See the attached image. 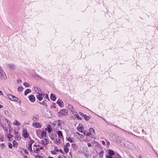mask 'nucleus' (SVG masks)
<instances>
[{"label":"nucleus","instance_id":"f257e3e1","mask_svg":"<svg viewBox=\"0 0 158 158\" xmlns=\"http://www.w3.org/2000/svg\"><path fill=\"white\" fill-rule=\"evenodd\" d=\"M64 122L63 121L60 120H56L53 123V124L56 126L57 128H61V127L62 122Z\"/></svg>","mask_w":158,"mask_h":158},{"label":"nucleus","instance_id":"f03ea898","mask_svg":"<svg viewBox=\"0 0 158 158\" xmlns=\"http://www.w3.org/2000/svg\"><path fill=\"white\" fill-rule=\"evenodd\" d=\"M6 78V76L5 72L3 71L2 68L0 66V78L5 79Z\"/></svg>","mask_w":158,"mask_h":158},{"label":"nucleus","instance_id":"7ed1b4c3","mask_svg":"<svg viewBox=\"0 0 158 158\" xmlns=\"http://www.w3.org/2000/svg\"><path fill=\"white\" fill-rule=\"evenodd\" d=\"M60 114L59 116L60 117H62L63 115H67V111L65 109L60 110L59 112Z\"/></svg>","mask_w":158,"mask_h":158},{"label":"nucleus","instance_id":"20e7f679","mask_svg":"<svg viewBox=\"0 0 158 158\" xmlns=\"http://www.w3.org/2000/svg\"><path fill=\"white\" fill-rule=\"evenodd\" d=\"M124 145L125 146L128 148H132L133 146V145L129 141H126L124 143Z\"/></svg>","mask_w":158,"mask_h":158},{"label":"nucleus","instance_id":"39448f33","mask_svg":"<svg viewBox=\"0 0 158 158\" xmlns=\"http://www.w3.org/2000/svg\"><path fill=\"white\" fill-rule=\"evenodd\" d=\"M6 97L9 100L14 101H17V99H19L11 95L7 94Z\"/></svg>","mask_w":158,"mask_h":158},{"label":"nucleus","instance_id":"423d86ee","mask_svg":"<svg viewBox=\"0 0 158 158\" xmlns=\"http://www.w3.org/2000/svg\"><path fill=\"white\" fill-rule=\"evenodd\" d=\"M35 142L34 141L31 139L28 143V150L30 152L32 151V144Z\"/></svg>","mask_w":158,"mask_h":158},{"label":"nucleus","instance_id":"0eeeda50","mask_svg":"<svg viewBox=\"0 0 158 158\" xmlns=\"http://www.w3.org/2000/svg\"><path fill=\"white\" fill-rule=\"evenodd\" d=\"M23 136L25 138H27L28 136V134L27 132V130L26 129L23 128Z\"/></svg>","mask_w":158,"mask_h":158},{"label":"nucleus","instance_id":"6e6552de","mask_svg":"<svg viewBox=\"0 0 158 158\" xmlns=\"http://www.w3.org/2000/svg\"><path fill=\"white\" fill-rule=\"evenodd\" d=\"M49 140L48 139L46 138L44 139L41 141V143L44 145H47L49 143Z\"/></svg>","mask_w":158,"mask_h":158},{"label":"nucleus","instance_id":"1a4fd4ad","mask_svg":"<svg viewBox=\"0 0 158 158\" xmlns=\"http://www.w3.org/2000/svg\"><path fill=\"white\" fill-rule=\"evenodd\" d=\"M21 114L22 116L27 115V112L26 110L24 109H21L20 110Z\"/></svg>","mask_w":158,"mask_h":158},{"label":"nucleus","instance_id":"9d476101","mask_svg":"<svg viewBox=\"0 0 158 158\" xmlns=\"http://www.w3.org/2000/svg\"><path fill=\"white\" fill-rule=\"evenodd\" d=\"M29 100L31 102H34L35 101V98L33 95H31L28 97Z\"/></svg>","mask_w":158,"mask_h":158},{"label":"nucleus","instance_id":"9b49d317","mask_svg":"<svg viewBox=\"0 0 158 158\" xmlns=\"http://www.w3.org/2000/svg\"><path fill=\"white\" fill-rule=\"evenodd\" d=\"M15 139L17 140H20L21 139L20 134L18 132H15Z\"/></svg>","mask_w":158,"mask_h":158},{"label":"nucleus","instance_id":"f8f14e48","mask_svg":"<svg viewBox=\"0 0 158 158\" xmlns=\"http://www.w3.org/2000/svg\"><path fill=\"white\" fill-rule=\"evenodd\" d=\"M7 65L8 67L11 69H14L15 68V65L12 64H7Z\"/></svg>","mask_w":158,"mask_h":158},{"label":"nucleus","instance_id":"ddd939ff","mask_svg":"<svg viewBox=\"0 0 158 158\" xmlns=\"http://www.w3.org/2000/svg\"><path fill=\"white\" fill-rule=\"evenodd\" d=\"M43 92H41V94H39L38 95H36V97L39 100V101H41L43 99V98L42 97V94Z\"/></svg>","mask_w":158,"mask_h":158},{"label":"nucleus","instance_id":"4468645a","mask_svg":"<svg viewBox=\"0 0 158 158\" xmlns=\"http://www.w3.org/2000/svg\"><path fill=\"white\" fill-rule=\"evenodd\" d=\"M34 90L37 94H39L41 91L40 88L36 87H34Z\"/></svg>","mask_w":158,"mask_h":158},{"label":"nucleus","instance_id":"2eb2a0df","mask_svg":"<svg viewBox=\"0 0 158 158\" xmlns=\"http://www.w3.org/2000/svg\"><path fill=\"white\" fill-rule=\"evenodd\" d=\"M46 130H48V133H50L52 131V129L50 125H48L47 126V128L45 129Z\"/></svg>","mask_w":158,"mask_h":158},{"label":"nucleus","instance_id":"dca6fc26","mask_svg":"<svg viewBox=\"0 0 158 158\" xmlns=\"http://www.w3.org/2000/svg\"><path fill=\"white\" fill-rule=\"evenodd\" d=\"M33 125L36 128H40L41 127V124L39 123L36 122L33 124Z\"/></svg>","mask_w":158,"mask_h":158},{"label":"nucleus","instance_id":"f3484780","mask_svg":"<svg viewBox=\"0 0 158 158\" xmlns=\"http://www.w3.org/2000/svg\"><path fill=\"white\" fill-rule=\"evenodd\" d=\"M57 103L58 104L59 106L60 107H63V105L62 104L63 102L60 99H58L57 102Z\"/></svg>","mask_w":158,"mask_h":158},{"label":"nucleus","instance_id":"a211bd4d","mask_svg":"<svg viewBox=\"0 0 158 158\" xmlns=\"http://www.w3.org/2000/svg\"><path fill=\"white\" fill-rule=\"evenodd\" d=\"M50 98L53 101H54L56 100V97L55 95L53 94H51L50 95Z\"/></svg>","mask_w":158,"mask_h":158},{"label":"nucleus","instance_id":"6ab92c4d","mask_svg":"<svg viewBox=\"0 0 158 158\" xmlns=\"http://www.w3.org/2000/svg\"><path fill=\"white\" fill-rule=\"evenodd\" d=\"M109 154L110 156H112L114 155L115 153L112 150L109 149Z\"/></svg>","mask_w":158,"mask_h":158},{"label":"nucleus","instance_id":"aec40b11","mask_svg":"<svg viewBox=\"0 0 158 158\" xmlns=\"http://www.w3.org/2000/svg\"><path fill=\"white\" fill-rule=\"evenodd\" d=\"M68 107L69 108V109L71 110V112H73L74 109H73V106L70 104H68Z\"/></svg>","mask_w":158,"mask_h":158},{"label":"nucleus","instance_id":"412c9836","mask_svg":"<svg viewBox=\"0 0 158 158\" xmlns=\"http://www.w3.org/2000/svg\"><path fill=\"white\" fill-rule=\"evenodd\" d=\"M57 134L59 137H60V138L63 137V135L61 131H58L57 132Z\"/></svg>","mask_w":158,"mask_h":158},{"label":"nucleus","instance_id":"4be33fe9","mask_svg":"<svg viewBox=\"0 0 158 158\" xmlns=\"http://www.w3.org/2000/svg\"><path fill=\"white\" fill-rule=\"evenodd\" d=\"M31 92V90L30 89H27L24 92V95L26 96L28 93Z\"/></svg>","mask_w":158,"mask_h":158},{"label":"nucleus","instance_id":"5701e85b","mask_svg":"<svg viewBox=\"0 0 158 158\" xmlns=\"http://www.w3.org/2000/svg\"><path fill=\"white\" fill-rule=\"evenodd\" d=\"M67 140L70 143H73V139L71 137H69V138H67Z\"/></svg>","mask_w":158,"mask_h":158},{"label":"nucleus","instance_id":"b1692460","mask_svg":"<svg viewBox=\"0 0 158 158\" xmlns=\"http://www.w3.org/2000/svg\"><path fill=\"white\" fill-rule=\"evenodd\" d=\"M83 117L87 121L89 120L90 118V117L89 116H88L85 114V115H83Z\"/></svg>","mask_w":158,"mask_h":158},{"label":"nucleus","instance_id":"393cba45","mask_svg":"<svg viewBox=\"0 0 158 158\" xmlns=\"http://www.w3.org/2000/svg\"><path fill=\"white\" fill-rule=\"evenodd\" d=\"M23 85L26 87H30V85L27 82H24L23 83Z\"/></svg>","mask_w":158,"mask_h":158},{"label":"nucleus","instance_id":"a878e982","mask_svg":"<svg viewBox=\"0 0 158 158\" xmlns=\"http://www.w3.org/2000/svg\"><path fill=\"white\" fill-rule=\"evenodd\" d=\"M46 135V133L45 131H43L41 134V136L43 137H45Z\"/></svg>","mask_w":158,"mask_h":158},{"label":"nucleus","instance_id":"bb28decb","mask_svg":"<svg viewBox=\"0 0 158 158\" xmlns=\"http://www.w3.org/2000/svg\"><path fill=\"white\" fill-rule=\"evenodd\" d=\"M64 150L65 152L66 153H68L69 151V148L67 147H64Z\"/></svg>","mask_w":158,"mask_h":158},{"label":"nucleus","instance_id":"cd10ccee","mask_svg":"<svg viewBox=\"0 0 158 158\" xmlns=\"http://www.w3.org/2000/svg\"><path fill=\"white\" fill-rule=\"evenodd\" d=\"M100 156L101 158H103V155L104 154V152L102 151L99 153Z\"/></svg>","mask_w":158,"mask_h":158},{"label":"nucleus","instance_id":"c85d7f7f","mask_svg":"<svg viewBox=\"0 0 158 158\" xmlns=\"http://www.w3.org/2000/svg\"><path fill=\"white\" fill-rule=\"evenodd\" d=\"M13 146L14 147H17L18 146V143L15 141H14L13 142Z\"/></svg>","mask_w":158,"mask_h":158},{"label":"nucleus","instance_id":"c756f323","mask_svg":"<svg viewBox=\"0 0 158 158\" xmlns=\"http://www.w3.org/2000/svg\"><path fill=\"white\" fill-rule=\"evenodd\" d=\"M15 122L16 123H13V124L17 125V126H19L20 125V123L17 120H16Z\"/></svg>","mask_w":158,"mask_h":158},{"label":"nucleus","instance_id":"7c9ffc66","mask_svg":"<svg viewBox=\"0 0 158 158\" xmlns=\"http://www.w3.org/2000/svg\"><path fill=\"white\" fill-rule=\"evenodd\" d=\"M89 132L91 133V132H94L95 133V130L94 129H93L92 128H90L89 129Z\"/></svg>","mask_w":158,"mask_h":158},{"label":"nucleus","instance_id":"2f4dec72","mask_svg":"<svg viewBox=\"0 0 158 158\" xmlns=\"http://www.w3.org/2000/svg\"><path fill=\"white\" fill-rule=\"evenodd\" d=\"M83 127L82 126H81L79 128H78V131L80 132H82V129H83Z\"/></svg>","mask_w":158,"mask_h":158},{"label":"nucleus","instance_id":"473e14b6","mask_svg":"<svg viewBox=\"0 0 158 158\" xmlns=\"http://www.w3.org/2000/svg\"><path fill=\"white\" fill-rule=\"evenodd\" d=\"M84 135L86 136H89L91 135V133L89 132H84Z\"/></svg>","mask_w":158,"mask_h":158},{"label":"nucleus","instance_id":"72a5a7b5","mask_svg":"<svg viewBox=\"0 0 158 158\" xmlns=\"http://www.w3.org/2000/svg\"><path fill=\"white\" fill-rule=\"evenodd\" d=\"M32 120L34 121H38L39 120V118L37 117H34L33 118Z\"/></svg>","mask_w":158,"mask_h":158},{"label":"nucleus","instance_id":"f704fd0d","mask_svg":"<svg viewBox=\"0 0 158 158\" xmlns=\"http://www.w3.org/2000/svg\"><path fill=\"white\" fill-rule=\"evenodd\" d=\"M23 88L21 86L18 88V91L21 92L23 91Z\"/></svg>","mask_w":158,"mask_h":158},{"label":"nucleus","instance_id":"c9c22d12","mask_svg":"<svg viewBox=\"0 0 158 158\" xmlns=\"http://www.w3.org/2000/svg\"><path fill=\"white\" fill-rule=\"evenodd\" d=\"M76 134H77L81 138H83L84 136L82 135L81 134L78 132H77Z\"/></svg>","mask_w":158,"mask_h":158},{"label":"nucleus","instance_id":"e433bc0d","mask_svg":"<svg viewBox=\"0 0 158 158\" xmlns=\"http://www.w3.org/2000/svg\"><path fill=\"white\" fill-rule=\"evenodd\" d=\"M8 147L10 149H11L12 148V145L11 143H8Z\"/></svg>","mask_w":158,"mask_h":158},{"label":"nucleus","instance_id":"4c0bfd02","mask_svg":"<svg viewBox=\"0 0 158 158\" xmlns=\"http://www.w3.org/2000/svg\"><path fill=\"white\" fill-rule=\"evenodd\" d=\"M46 101L45 100V101H43L42 102H39V103L40 104H42V105H46Z\"/></svg>","mask_w":158,"mask_h":158},{"label":"nucleus","instance_id":"58836bf2","mask_svg":"<svg viewBox=\"0 0 158 158\" xmlns=\"http://www.w3.org/2000/svg\"><path fill=\"white\" fill-rule=\"evenodd\" d=\"M55 151L57 152H59V150H58V148L56 146L54 147Z\"/></svg>","mask_w":158,"mask_h":158},{"label":"nucleus","instance_id":"ea45409f","mask_svg":"<svg viewBox=\"0 0 158 158\" xmlns=\"http://www.w3.org/2000/svg\"><path fill=\"white\" fill-rule=\"evenodd\" d=\"M40 151V148H36L35 150H34V151H37V152H35V153H38Z\"/></svg>","mask_w":158,"mask_h":158},{"label":"nucleus","instance_id":"a19ab883","mask_svg":"<svg viewBox=\"0 0 158 158\" xmlns=\"http://www.w3.org/2000/svg\"><path fill=\"white\" fill-rule=\"evenodd\" d=\"M45 98H46V99H48V100H49V97H48V94H46L45 95Z\"/></svg>","mask_w":158,"mask_h":158},{"label":"nucleus","instance_id":"79ce46f5","mask_svg":"<svg viewBox=\"0 0 158 158\" xmlns=\"http://www.w3.org/2000/svg\"><path fill=\"white\" fill-rule=\"evenodd\" d=\"M10 136L11 137H12L13 136V135H11V134H9L8 135V138L9 139H10Z\"/></svg>","mask_w":158,"mask_h":158},{"label":"nucleus","instance_id":"37998d69","mask_svg":"<svg viewBox=\"0 0 158 158\" xmlns=\"http://www.w3.org/2000/svg\"><path fill=\"white\" fill-rule=\"evenodd\" d=\"M70 146V144L69 143H66V145L64 146V147H69Z\"/></svg>","mask_w":158,"mask_h":158},{"label":"nucleus","instance_id":"c03bdc74","mask_svg":"<svg viewBox=\"0 0 158 158\" xmlns=\"http://www.w3.org/2000/svg\"><path fill=\"white\" fill-rule=\"evenodd\" d=\"M60 140L59 139H56V141L57 143H60Z\"/></svg>","mask_w":158,"mask_h":158},{"label":"nucleus","instance_id":"a18cd8bd","mask_svg":"<svg viewBox=\"0 0 158 158\" xmlns=\"http://www.w3.org/2000/svg\"><path fill=\"white\" fill-rule=\"evenodd\" d=\"M51 153L52 154H56V153L55 152L53 151H51Z\"/></svg>","mask_w":158,"mask_h":158},{"label":"nucleus","instance_id":"49530a36","mask_svg":"<svg viewBox=\"0 0 158 158\" xmlns=\"http://www.w3.org/2000/svg\"><path fill=\"white\" fill-rule=\"evenodd\" d=\"M55 104H56L55 103H54L53 105H52V106H51V107L52 108V107L55 108H56V106H55Z\"/></svg>","mask_w":158,"mask_h":158},{"label":"nucleus","instance_id":"de8ad7c7","mask_svg":"<svg viewBox=\"0 0 158 158\" xmlns=\"http://www.w3.org/2000/svg\"><path fill=\"white\" fill-rule=\"evenodd\" d=\"M5 145L3 143L1 144V147L2 148H4V147Z\"/></svg>","mask_w":158,"mask_h":158},{"label":"nucleus","instance_id":"09e8293b","mask_svg":"<svg viewBox=\"0 0 158 158\" xmlns=\"http://www.w3.org/2000/svg\"><path fill=\"white\" fill-rule=\"evenodd\" d=\"M87 145H88V147H92L91 144L90 143H88Z\"/></svg>","mask_w":158,"mask_h":158},{"label":"nucleus","instance_id":"8fccbe9b","mask_svg":"<svg viewBox=\"0 0 158 158\" xmlns=\"http://www.w3.org/2000/svg\"><path fill=\"white\" fill-rule=\"evenodd\" d=\"M60 152V153L63 154V151L61 149H59V152Z\"/></svg>","mask_w":158,"mask_h":158},{"label":"nucleus","instance_id":"3c124183","mask_svg":"<svg viewBox=\"0 0 158 158\" xmlns=\"http://www.w3.org/2000/svg\"><path fill=\"white\" fill-rule=\"evenodd\" d=\"M36 158H43L42 156H36Z\"/></svg>","mask_w":158,"mask_h":158},{"label":"nucleus","instance_id":"603ef678","mask_svg":"<svg viewBox=\"0 0 158 158\" xmlns=\"http://www.w3.org/2000/svg\"><path fill=\"white\" fill-rule=\"evenodd\" d=\"M106 158H113V157H111V156H106Z\"/></svg>","mask_w":158,"mask_h":158},{"label":"nucleus","instance_id":"864d4df0","mask_svg":"<svg viewBox=\"0 0 158 158\" xmlns=\"http://www.w3.org/2000/svg\"><path fill=\"white\" fill-rule=\"evenodd\" d=\"M80 114L82 116V117H83V115H85L83 113H81V112H80Z\"/></svg>","mask_w":158,"mask_h":158},{"label":"nucleus","instance_id":"5fc2aeb1","mask_svg":"<svg viewBox=\"0 0 158 158\" xmlns=\"http://www.w3.org/2000/svg\"><path fill=\"white\" fill-rule=\"evenodd\" d=\"M0 95H3V94L2 92L0 90Z\"/></svg>","mask_w":158,"mask_h":158},{"label":"nucleus","instance_id":"6e6d98bb","mask_svg":"<svg viewBox=\"0 0 158 158\" xmlns=\"http://www.w3.org/2000/svg\"><path fill=\"white\" fill-rule=\"evenodd\" d=\"M102 143L103 145H104L105 144V142L104 141H102Z\"/></svg>","mask_w":158,"mask_h":158},{"label":"nucleus","instance_id":"4d7b16f0","mask_svg":"<svg viewBox=\"0 0 158 158\" xmlns=\"http://www.w3.org/2000/svg\"><path fill=\"white\" fill-rule=\"evenodd\" d=\"M110 144V142L109 141L107 142V145L109 146Z\"/></svg>","mask_w":158,"mask_h":158},{"label":"nucleus","instance_id":"13d9d810","mask_svg":"<svg viewBox=\"0 0 158 158\" xmlns=\"http://www.w3.org/2000/svg\"><path fill=\"white\" fill-rule=\"evenodd\" d=\"M43 148H44V147H40V149L42 150V149H43Z\"/></svg>","mask_w":158,"mask_h":158},{"label":"nucleus","instance_id":"bf43d9fd","mask_svg":"<svg viewBox=\"0 0 158 158\" xmlns=\"http://www.w3.org/2000/svg\"><path fill=\"white\" fill-rule=\"evenodd\" d=\"M34 146H35V147H39V146H40V145H34Z\"/></svg>","mask_w":158,"mask_h":158},{"label":"nucleus","instance_id":"052dcab7","mask_svg":"<svg viewBox=\"0 0 158 158\" xmlns=\"http://www.w3.org/2000/svg\"><path fill=\"white\" fill-rule=\"evenodd\" d=\"M24 158H28V157H27V156H24Z\"/></svg>","mask_w":158,"mask_h":158},{"label":"nucleus","instance_id":"680f3d73","mask_svg":"<svg viewBox=\"0 0 158 158\" xmlns=\"http://www.w3.org/2000/svg\"><path fill=\"white\" fill-rule=\"evenodd\" d=\"M139 158H142V156L141 155H139Z\"/></svg>","mask_w":158,"mask_h":158},{"label":"nucleus","instance_id":"e2e57ef3","mask_svg":"<svg viewBox=\"0 0 158 158\" xmlns=\"http://www.w3.org/2000/svg\"><path fill=\"white\" fill-rule=\"evenodd\" d=\"M8 111H5V114H6V113H8Z\"/></svg>","mask_w":158,"mask_h":158},{"label":"nucleus","instance_id":"0e129e2a","mask_svg":"<svg viewBox=\"0 0 158 158\" xmlns=\"http://www.w3.org/2000/svg\"><path fill=\"white\" fill-rule=\"evenodd\" d=\"M2 108V105L0 104V108Z\"/></svg>","mask_w":158,"mask_h":158},{"label":"nucleus","instance_id":"69168bd1","mask_svg":"<svg viewBox=\"0 0 158 158\" xmlns=\"http://www.w3.org/2000/svg\"><path fill=\"white\" fill-rule=\"evenodd\" d=\"M24 152H25L26 154H27L28 153V152H26V150H25V151H24Z\"/></svg>","mask_w":158,"mask_h":158},{"label":"nucleus","instance_id":"338daca9","mask_svg":"<svg viewBox=\"0 0 158 158\" xmlns=\"http://www.w3.org/2000/svg\"><path fill=\"white\" fill-rule=\"evenodd\" d=\"M102 118L103 120H105L106 122V120H105L104 118Z\"/></svg>","mask_w":158,"mask_h":158},{"label":"nucleus","instance_id":"774afa93","mask_svg":"<svg viewBox=\"0 0 158 158\" xmlns=\"http://www.w3.org/2000/svg\"><path fill=\"white\" fill-rule=\"evenodd\" d=\"M48 158H53L52 157H49Z\"/></svg>","mask_w":158,"mask_h":158}]
</instances>
